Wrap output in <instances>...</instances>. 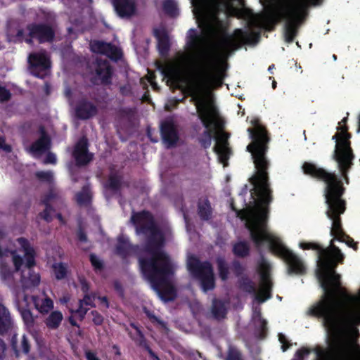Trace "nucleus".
Instances as JSON below:
<instances>
[{
	"label": "nucleus",
	"instance_id": "nucleus-42",
	"mask_svg": "<svg viewBox=\"0 0 360 360\" xmlns=\"http://www.w3.org/2000/svg\"><path fill=\"white\" fill-rule=\"evenodd\" d=\"M147 81L148 82V83L150 84V86H152V88L153 89H157V85H156V83L154 82V75L153 73H148V75L146 76V78Z\"/></svg>",
	"mask_w": 360,
	"mask_h": 360
},
{
	"label": "nucleus",
	"instance_id": "nucleus-48",
	"mask_svg": "<svg viewBox=\"0 0 360 360\" xmlns=\"http://www.w3.org/2000/svg\"><path fill=\"white\" fill-rule=\"evenodd\" d=\"M359 131H360V116L359 118V129H357V132H359Z\"/></svg>",
	"mask_w": 360,
	"mask_h": 360
},
{
	"label": "nucleus",
	"instance_id": "nucleus-47",
	"mask_svg": "<svg viewBox=\"0 0 360 360\" xmlns=\"http://www.w3.org/2000/svg\"><path fill=\"white\" fill-rule=\"evenodd\" d=\"M43 217L45 220H50V217L46 213L43 214Z\"/></svg>",
	"mask_w": 360,
	"mask_h": 360
},
{
	"label": "nucleus",
	"instance_id": "nucleus-52",
	"mask_svg": "<svg viewBox=\"0 0 360 360\" xmlns=\"http://www.w3.org/2000/svg\"><path fill=\"white\" fill-rule=\"evenodd\" d=\"M18 34L20 36L22 34V32H18Z\"/></svg>",
	"mask_w": 360,
	"mask_h": 360
},
{
	"label": "nucleus",
	"instance_id": "nucleus-11",
	"mask_svg": "<svg viewBox=\"0 0 360 360\" xmlns=\"http://www.w3.org/2000/svg\"><path fill=\"white\" fill-rule=\"evenodd\" d=\"M112 4L115 11L121 18L131 16L136 11L134 0H112Z\"/></svg>",
	"mask_w": 360,
	"mask_h": 360
},
{
	"label": "nucleus",
	"instance_id": "nucleus-39",
	"mask_svg": "<svg viewBox=\"0 0 360 360\" xmlns=\"http://www.w3.org/2000/svg\"><path fill=\"white\" fill-rule=\"evenodd\" d=\"M11 94L8 91L0 86V101L8 100Z\"/></svg>",
	"mask_w": 360,
	"mask_h": 360
},
{
	"label": "nucleus",
	"instance_id": "nucleus-36",
	"mask_svg": "<svg viewBox=\"0 0 360 360\" xmlns=\"http://www.w3.org/2000/svg\"><path fill=\"white\" fill-rule=\"evenodd\" d=\"M90 262L93 266L96 269H101L102 268V262L101 259L96 255H90Z\"/></svg>",
	"mask_w": 360,
	"mask_h": 360
},
{
	"label": "nucleus",
	"instance_id": "nucleus-13",
	"mask_svg": "<svg viewBox=\"0 0 360 360\" xmlns=\"http://www.w3.org/2000/svg\"><path fill=\"white\" fill-rule=\"evenodd\" d=\"M74 158L78 164L87 163L91 159V155L87 150V141L85 139L80 140L75 146Z\"/></svg>",
	"mask_w": 360,
	"mask_h": 360
},
{
	"label": "nucleus",
	"instance_id": "nucleus-5",
	"mask_svg": "<svg viewBox=\"0 0 360 360\" xmlns=\"http://www.w3.org/2000/svg\"><path fill=\"white\" fill-rule=\"evenodd\" d=\"M7 238L0 231V274L4 280L11 277L12 271L6 264L10 254L16 272L21 271L22 283L27 287L37 285L39 283L37 273L32 272L30 267L34 264V251L27 241L18 238L12 248H5Z\"/></svg>",
	"mask_w": 360,
	"mask_h": 360
},
{
	"label": "nucleus",
	"instance_id": "nucleus-38",
	"mask_svg": "<svg viewBox=\"0 0 360 360\" xmlns=\"http://www.w3.org/2000/svg\"><path fill=\"white\" fill-rule=\"evenodd\" d=\"M21 347H22L21 350L22 352L27 353L29 351L30 345L28 343V340L25 335L22 336Z\"/></svg>",
	"mask_w": 360,
	"mask_h": 360
},
{
	"label": "nucleus",
	"instance_id": "nucleus-2",
	"mask_svg": "<svg viewBox=\"0 0 360 360\" xmlns=\"http://www.w3.org/2000/svg\"><path fill=\"white\" fill-rule=\"evenodd\" d=\"M321 0H281L272 8L249 18V28L236 30L233 34L226 32V23L220 20L217 13L224 16H240L243 0H207V76H225L226 58L229 52L243 43L252 42L257 33L252 27L269 29L274 23L284 20L285 41L291 42L296 29L302 22L308 4L319 5Z\"/></svg>",
	"mask_w": 360,
	"mask_h": 360
},
{
	"label": "nucleus",
	"instance_id": "nucleus-37",
	"mask_svg": "<svg viewBox=\"0 0 360 360\" xmlns=\"http://www.w3.org/2000/svg\"><path fill=\"white\" fill-rule=\"evenodd\" d=\"M278 338H279L280 342L281 344V349L283 352H285L289 347V345H288V340H287L286 337L283 334H279Z\"/></svg>",
	"mask_w": 360,
	"mask_h": 360
},
{
	"label": "nucleus",
	"instance_id": "nucleus-20",
	"mask_svg": "<svg viewBox=\"0 0 360 360\" xmlns=\"http://www.w3.org/2000/svg\"><path fill=\"white\" fill-rule=\"evenodd\" d=\"M63 314L61 311L56 310L50 313V314L45 319V324L51 330L57 328L63 321Z\"/></svg>",
	"mask_w": 360,
	"mask_h": 360
},
{
	"label": "nucleus",
	"instance_id": "nucleus-21",
	"mask_svg": "<svg viewBox=\"0 0 360 360\" xmlns=\"http://www.w3.org/2000/svg\"><path fill=\"white\" fill-rule=\"evenodd\" d=\"M10 325V313L4 305L0 304V333L5 331Z\"/></svg>",
	"mask_w": 360,
	"mask_h": 360
},
{
	"label": "nucleus",
	"instance_id": "nucleus-14",
	"mask_svg": "<svg viewBox=\"0 0 360 360\" xmlns=\"http://www.w3.org/2000/svg\"><path fill=\"white\" fill-rule=\"evenodd\" d=\"M50 146V140L43 132L41 137L30 148V152L34 157H41Z\"/></svg>",
	"mask_w": 360,
	"mask_h": 360
},
{
	"label": "nucleus",
	"instance_id": "nucleus-10",
	"mask_svg": "<svg viewBox=\"0 0 360 360\" xmlns=\"http://www.w3.org/2000/svg\"><path fill=\"white\" fill-rule=\"evenodd\" d=\"M90 47L94 52L105 54L112 60H117L121 56V51L118 48L101 41H92Z\"/></svg>",
	"mask_w": 360,
	"mask_h": 360
},
{
	"label": "nucleus",
	"instance_id": "nucleus-17",
	"mask_svg": "<svg viewBox=\"0 0 360 360\" xmlns=\"http://www.w3.org/2000/svg\"><path fill=\"white\" fill-rule=\"evenodd\" d=\"M154 34L158 39V46L160 52L165 54L169 46V38L167 30L164 27L157 28Z\"/></svg>",
	"mask_w": 360,
	"mask_h": 360
},
{
	"label": "nucleus",
	"instance_id": "nucleus-49",
	"mask_svg": "<svg viewBox=\"0 0 360 360\" xmlns=\"http://www.w3.org/2000/svg\"><path fill=\"white\" fill-rule=\"evenodd\" d=\"M276 81H274L273 83H272V86L274 89L276 88Z\"/></svg>",
	"mask_w": 360,
	"mask_h": 360
},
{
	"label": "nucleus",
	"instance_id": "nucleus-29",
	"mask_svg": "<svg viewBox=\"0 0 360 360\" xmlns=\"http://www.w3.org/2000/svg\"><path fill=\"white\" fill-rule=\"evenodd\" d=\"M22 317V321L27 326H32L34 323V318L29 309H24L20 311Z\"/></svg>",
	"mask_w": 360,
	"mask_h": 360
},
{
	"label": "nucleus",
	"instance_id": "nucleus-44",
	"mask_svg": "<svg viewBox=\"0 0 360 360\" xmlns=\"http://www.w3.org/2000/svg\"><path fill=\"white\" fill-rule=\"evenodd\" d=\"M6 347L4 342L0 340V359L4 357Z\"/></svg>",
	"mask_w": 360,
	"mask_h": 360
},
{
	"label": "nucleus",
	"instance_id": "nucleus-50",
	"mask_svg": "<svg viewBox=\"0 0 360 360\" xmlns=\"http://www.w3.org/2000/svg\"><path fill=\"white\" fill-rule=\"evenodd\" d=\"M80 239H81L82 240H85V238H84L82 236H80Z\"/></svg>",
	"mask_w": 360,
	"mask_h": 360
},
{
	"label": "nucleus",
	"instance_id": "nucleus-23",
	"mask_svg": "<svg viewBox=\"0 0 360 360\" xmlns=\"http://www.w3.org/2000/svg\"><path fill=\"white\" fill-rule=\"evenodd\" d=\"M30 303V299L23 292L18 294L16 297V306L20 311L29 309Z\"/></svg>",
	"mask_w": 360,
	"mask_h": 360
},
{
	"label": "nucleus",
	"instance_id": "nucleus-25",
	"mask_svg": "<svg viewBox=\"0 0 360 360\" xmlns=\"http://www.w3.org/2000/svg\"><path fill=\"white\" fill-rule=\"evenodd\" d=\"M248 251L249 248L246 243H238L233 247L234 253L238 256H244L248 253Z\"/></svg>",
	"mask_w": 360,
	"mask_h": 360
},
{
	"label": "nucleus",
	"instance_id": "nucleus-19",
	"mask_svg": "<svg viewBox=\"0 0 360 360\" xmlns=\"http://www.w3.org/2000/svg\"><path fill=\"white\" fill-rule=\"evenodd\" d=\"M75 114L78 117L87 119L96 114V110L89 103H83L77 106L75 110Z\"/></svg>",
	"mask_w": 360,
	"mask_h": 360
},
{
	"label": "nucleus",
	"instance_id": "nucleus-30",
	"mask_svg": "<svg viewBox=\"0 0 360 360\" xmlns=\"http://www.w3.org/2000/svg\"><path fill=\"white\" fill-rule=\"evenodd\" d=\"M53 270L57 279H62L65 276L66 269L62 264L53 265Z\"/></svg>",
	"mask_w": 360,
	"mask_h": 360
},
{
	"label": "nucleus",
	"instance_id": "nucleus-8",
	"mask_svg": "<svg viewBox=\"0 0 360 360\" xmlns=\"http://www.w3.org/2000/svg\"><path fill=\"white\" fill-rule=\"evenodd\" d=\"M269 269L270 265L268 261L264 258H261L257 263V271L261 278L259 290L256 292L257 302H265L270 297Z\"/></svg>",
	"mask_w": 360,
	"mask_h": 360
},
{
	"label": "nucleus",
	"instance_id": "nucleus-40",
	"mask_svg": "<svg viewBox=\"0 0 360 360\" xmlns=\"http://www.w3.org/2000/svg\"><path fill=\"white\" fill-rule=\"evenodd\" d=\"M43 162L45 163H55L56 162L55 155L52 153L46 154V157L43 159Z\"/></svg>",
	"mask_w": 360,
	"mask_h": 360
},
{
	"label": "nucleus",
	"instance_id": "nucleus-18",
	"mask_svg": "<svg viewBox=\"0 0 360 360\" xmlns=\"http://www.w3.org/2000/svg\"><path fill=\"white\" fill-rule=\"evenodd\" d=\"M35 309L40 313H48L53 307V301L44 295L34 297Z\"/></svg>",
	"mask_w": 360,
	"mask_h": 360
},
{
	"label": "nucleus",
	"instance_id": "nucleus-1",
	"mask_svg": "<svg viewBox=\"0 0 360 360\" xmlns=\"http://www.w3.org/2000/svg\"><path fill=\"white\" fill-rule=\"evenodd\" d=\"M304 172L320 177L326 184V214L332 221L331 236L333 240L345 242L356 249V244L344 233L340 216L345 211V201L342 198L345 188L333 173L317 168L315 165L304 163ZM333 240L326 249H320L316 243L300 242L302 250H319L317 276L323 295L320 301L309 309L314 316L321 317L326 333L328 349L316 348L314 360H360L358 342L360 324V288L356 293L349 294L340 285V276L334 271L342 262L343 255L334 246Z\"/></svg>",
	"mask_w": 360,
	"mask_h": 360
},
{
	"label": "nucleus",
	"instance_id": "nucleus-35",
	"mask_svg": "<svg viewBox=\"0 0 360 360\" xmlns=\"http://www.w3.org/2000/svg\"><path fill=\"white\" fill-rule=\"evenodd\" d=\"M37 176L45 181H51L53 177L50 172H39L37 173Z\"/></svg>",
	"mask_w": 360,
	"mask_h": 360
},
{
	"label": "nucleus",
	"instance_id": "nucleus-26",
	"mask_svg": "<svg viewBox=\"0 0 360 360\" xmlns=\"http://www.w3.org/2000/svg\"><path fill=\"white\" fill-rule=\"evenodd\" d=\"M164 7L166 12L172 16H175L178 12L177 4L174 0H166Z\"/></svg>",
	"mask_w": 360,
	"mask_h": 360
},
{
	"label": "nucleus",
	"instance_id": "nucleus-51",
	"mask_svg": "<svg viewBox=\"0 0 360 360\" xmlns=\"http://www.w3.org/2000/svg\"><path fill=\"white\" fill-rule=\"evenodd\" d=\"M13 347H14V348H15V349H17V350H18V349H19L18 348V347H17V346L13 345Z\"/></svg>",
	"mask_w": 360,
	"mask_h": 360
},
{
	"label": "nucleus",
	"instance_id": "nucleus-31",
	"mask_svg": "<svg viewBox=\"0 0 360 360\" xmlns=\"http://www.w3.org/2000/svg\"><path fill=\"white\" fill-rule=\"evenodd\" d=\"M310 352V349L307 348H302L296 352L292 360H305Z\"/></svg>",
	"mask_w": 360,
	"mask_h": 360
},
{
	"label": "nucleus",
	"instance_id": "nucleus-45",
	"mask_svg": "<svg viewBox=\"0 0 360 360\" xmlns=\"http://www.w3.org/2000/svg\"><path fill=\"white\" fill-rule=\"evenodd\" d=\"M86 357L88 360H99L96 356V354L91 352H86Z\"/></svg>",
	"mask_w": 360,
	"mask_h": 360
},
{
	"label": "nucleus",
	"instance_id": "nucleus-7",
	"mask_svg": "<svg viewBox=\"0 0 360 360\" xmlns=\"http://www.w3.org/2000/svg\"><path fill=\"white\" fill-rule=\"evenodd\" d=\"M187 264L191 274L200 280L204 292L214 288V276L210 264L204 263L200 264L198 258L195 256H188Z\"/></svg>",
	"mask_w": 360,
	"mask_h": 360
},
{
	"label": "nucleus",
	"instance_id": "nucleus-28",
	"mask_svg": "<svg viewBox=\"0 0 360 360\" xmlns=\"http://www.w3.org/2000/svg\"><path fill=\"white\" fill-rule=\"evenodd\" d=\"M90 198L91 194L88 188L84 189L82 193H79L76 196L77 201L80 204L87 203Z\"/></svg>",
	"mask_w": 360,
	"mask_h": 360
},
{
	"label": "nucleus",
	"instance_id": "nucleus-22",
	"mask_svg": "<svg viewBox=\"0 0 360 360\" xmlns=\"http://www.w3.org/2000/svg\"><path fill=\"white\" fill-rule=\"evenodd\" d=\"M97 74L102 82H108L112 74L109 65L106 62L100 63L97 70Z\"/></svg>",
	"mask_w": 360,
	"mask_h": 360
},
{
	"label": "nucleus",
	"instance_id": "nucleus-12",
	"mask_svg": "<svg viewBox=\"0 0 360 360\" xmlns=\"http://www.w3.org/2000/svg\"><path fill=\"white\" fill-rule=\"evenodd\" d=\"M161 130L163 140L167 146H170L177 141V132L171 120L163 122L162 124Z\"/></svg>",
	"mask_w": 360,
	"mask_h": 360
},
{
	"label": "nucleus",
	"instance_id": "nucleus-15",
	"mask_svg": "<svg viewBox=\"0 0 360 360\" xmlns=\"http://www.w3.org/2000/svg\"><path fill=\"white\" fill-rule=\"evenodd\" d=\"M30 34L32 38H37L39 41H50L53 35V32L49 27L35 26L30 30Z\"/></svg>",
	"mask_w": 360,
	"mask_h": 360
},
{
	"label": "nucleus",
	"instance_id": "nucleus-33",
	"mask_svg": "<svg viewBox=\"0 0 360 360\" xmlns=\"http://www.w3.org/2000/svg\"><path fill=\"white\" fill-rule=\"evenodd\" d=\"M253 320L256 324L261 328V330H264L266 326V321L262 320L260 317V314L259 311L255 310L253 313Z\"/></svg>",
	"mask_w": 360,
	"mask_h": 360
},
{
	"label": "nucleus",
	"instance_id": "nucleus-3",
	"mask_svg": "<svg viewBox=\"0 0 360 360\" xmlns=\"http://www.w3.org/2000/svg\"><path fill=\"white\" fill-rule=\"evenodd\" d=\"M250 122L253 128L248 129V131L252 141L247 146V150L252 154L256 169V173L250 179L254 186L252 195L255 204L238 211L237 216L245 220L251 238L258 248L264 247L281 256L286 262L289 271L303 273L305 266L301 258L287 248L278 236L268 230V204L271 201L266 172L268 160L265 156L268 138L258 119L253 118Z\"/></svg>",
	"mask_w": 360,
	"mask_h": 360
},
{
	"label": "nucleus",
	"instance_id": "nucleus-34",
	"mask_svg": "<svg viewBox=\"0 0 360 360\" xmlns=\"http://www.w3.org/2000/svg\"><path fill=\"white\" fill-rule=\"evenodd\" d=\"M218 266H219L220 277L221 278V279L225 280L227 278V276H226L227 268L224 264V262L223 260H221V259H219L218 260Z\"/></svg>",
	"mask_w": 360,
	"mask_h": 360
},
{
	"label": "nucleus",
	"instance_id": "nucleus-46",
	"mask_svg": "<svg viewBox=\"0 0 360 360\" xmlns=\"http://www.w3.org/2000/svg\"><path fill=\"white\" fill-rule=\"evenodd\" d=\"M99 300L104 307L107 308L108 307L107 299L105 297H99Z\"/></svg>",
	"mask_w": 360,
	"mask_h": 360
},
{
	"label": "nucleus",
	"instance_id": "nucleus-43",
	"mask_svg": "<svg viewBox=\"0 0 360 360\" xmlns=\"http://www.w3.org/2000/svg\"><path fill=\"white\" fill-rule=\"evenodd\" d=\"M0 149H3L7 151L11 150V147L5 143V141L3 139V138H0Z\"/></svg>",
	"mask_w": 360,
	"mask_h": 360
},
{
	"label": "nucleus",
	"instance_id": "nucleus-16",
	"mask_svg": "<svg viewBox=\"0 0 360 360\" xmlns=\"http://www.w3.org/2000/svg\"><path fill=\"white\" fill-rule=\"evenodd\" d=\"M94 299V296L86 295L82 301L79 302V307L77 309H71L70 311L72 313V316L70 317V322L72 325H75L74 318L75 315L79 316L80 319H82L84 314H85L87 311L88 307L92 306V302Z\"/></svg>",
	"mask_w": 360,
	"mask_h": 360
},
{
	"label": "nucleus",
	"instance_id": "nucleus-4",
	"mask_svg": "<svg viewBox=\"0 0 360 360\" xmlns=\"http://www.w3.org/2000/svg\"><path fill=\"white\" fill-rule=\"evenodd\" d=\"M132 221L142 226L149 236V242L139 257V265L143 276L148 280L164 302L174 298L176 291L173 286L175 266L167 255L160 250L169 237V231L154 226L153 217L148 212H141L131 217Z\"/></svg>",
	"mask_w": 360,
	"mask_h": 360
},
{
	"label": "nucleus",
	"instance_id": "nucleus-6",
	"mask_svg": "<svg viewBox=\"0 0 360 360\" xmlns=\"http://www.w3.org/2000/svg\"><path fill=\"white\" fill-rule=\"evenodd\" d=\"M347 117H345L338 123L337 131L332 139L335 141L333 158L337 162L346 184H348L347 173L352 165L354 156L350 146V135L345 127Z\"/></svg>",
	"mask_w": 360,
	"mask_h": 360
},
{
	"label": "nucleus",
	"instance_id": "nucleus-9",
	"mask_svg": "<svg viewBox=\"0 0 360 360\" xmlns=\"http://www.w3.org/2000/svg\"><path fill=\"white\" fill-rule=\"evenodd\" d=\"M30 70L37 77H43L48 74L50 59L45 52H37L29 55Z\"/></svg>",
	"mask_w": 360,
	"mask_h": 360
},
{
	"label": "nucleus",
	"instance_id": "nucleus-24",
	"mask_svg": "<svg viewBox=\"0 0 360 360\" xmlns=\"http://www.w3.org/2000/svg\"><path fill=\"white\" fill-rule=\"evenodd\" d=\"M213 313L217 319L224 317L226 314V308L220 301H215L213 307Z\"/></svg>",
	"mask_w": 360,
	"mask_h": 360
},
{
	"label": "nucleus",
	"instance_id": "nucleus-41",
	"mask_svg": "<svg viewBox=\"0 0 360 360\" xmlns=\"http://www.w3.org/2000/svg\"><path fill=\"white\" fill-rule=\"evenodd\" d=\"M93 321L96 324H101L103 318L97 311H92Z\"/></svg>",
	"mask_w": 360,
	"mask_h": 360
},
{
	"label": "nucleus",
	"instance_id": "nucleus-27",
	"mask_svg": "<svg viewBox=\"0 0 360 360\" xmlns=\"http://www.w3.org/2000/svg\"><path fill=\"white\" fill-rule=\"evenodd\" d=\"M199 213L203 219H207L211 214V209L207 200L202 201L199 205Z\"/></svg>",
	"mask_w": 360,
	"mask_h": 360
},
{
	"label": "nucleus",
	"instance_id": "nucleus-32",
	"mask_svg": "<svg viewBox=\"0 0 360 360\" xmlns=\"http://www.w3.org/2000/svg\"><path fill=\"white\" fill-rule=\"evenodd\" d=\"M129 247V245L127 238L122 237L118 239V245L117 247V252L118 253H122L123 251L127 250Z\"/></svg>",
	"mask_w": 360,
	"mask_h": 360
}]
</instances>
